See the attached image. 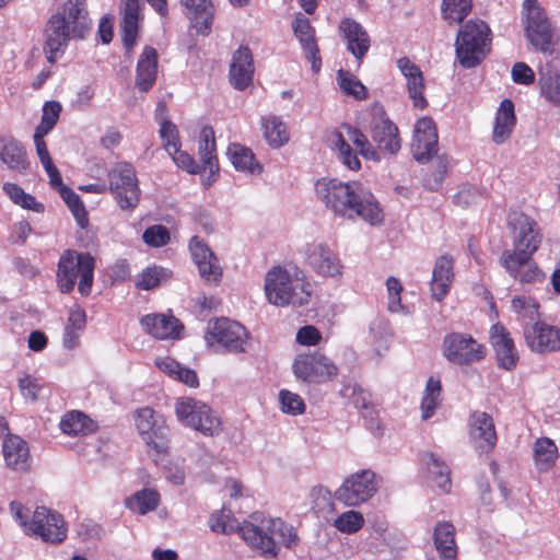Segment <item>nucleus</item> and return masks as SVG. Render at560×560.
I'll return each instance as SVG.
<instances>
[{"mask_svg":"<svg viewBox=\"0 0 560 560\" xmlns=\"http://www.w3.org/2000/svg\"><path fill=\"white\" fill-rule=\"evenodd\" d=\"M210 528L222 534L238 533L245 542L269 557H277L278 545L294 547L299 537L294 528L280 518H266L259 513L250 515V521L238 522L230 509L223 508L210 517Z\"/></svg>","mask_w":560,"mask_h":560,"instance_id":"nucleus-1","label":"nucleus"},{"mask_svg":"<svg viewBox=\"0 0 560 560\" xmlns=\"http://www.w3.org/2000/svg\"><path fill=\"white\" fill-rule=\"evenodd\" d=\"M315 195L335 217L345 220L360 218L371 225H378L384 220L383 209L376 198L358 182L324 177L315 183Z\"/></svg>","mask_w":560,"mask_h":560,"instance_id":"nucleus-2","label":"nucleus"},{"mask_svg":"<svg viewBox=\"0 0 560 560\" xmlns=\"http://www.w3.org/2000/svg\"><path fill=\"white\" fill-rule=\"evenodd\" d=\"M86 0H67L63 12L50 16L44 31V51L48 62H56L71 38L83 39L92 27Z\"/></svg>","mask_w":560,"mask_h":560,"instance_id":"nucleus-3","label":"nucleus"},{"mask_svg":"<svg viewBox=\"0 0 560 560\" xmlns=\"http://www.w3.org/2000/svg\"><path fill=\"white\" fill-rule=\"evenodd\" d=\"M265 293L276 306H302L310 302L311 284L282 267H273L266 273Z\"/></svg>","mask_w":560,"mask_h":560,"instance_id":"nucleus-4","label":"nucleus"},{"mask_svg":"<svg viewBox=\"0 0 560 560\" xmlns=\"http://www.w3.org/2000/svg\"><path fill=\"white\" fill-rule=\"evenodd\" d=\"M95 260L89 253L65 250L57 266V287L61 293H70L80 278L78 290L82 295H89L93 284Z\"/></svg>","mask_w":560,"mask_h":560,"instance_id":"nucleus-5","label":"nucleus"},{"mask_svg":"<svg viewBox=\"0 0 560 560\" xmlns=\"http://www.w3.org/2000/svg\"><path fill=\"white\" fill-rule=\"evenodd\" d=\"M491 31L481 20H469L458 31L455 52L466 69L478 66L490 50Z\"/></svg>","mask_w":560,"mask_h":560,"instance_id":"nucleus-6","label":"nucleus"},{"mask_svg":"<svg viewBox=\"0 0 560 560\" xmlns=\"http://www.w3.org/2000/svg\"><path fill=\"white\" fill-rule=\"evenodd\" d=\"M174 410L183 425L191 428L203 435L213 436L222 431L220 418L209 406L200 400L182 397L176 400Z\"/></svg>","mask_w":560,"mask_h":560,"instance_id":"nucleus-7","label":"nucleus"},{"mask_svg":"<svg viewBox=\"0 0 560 560\" xmlns=\"http://www.w3.org/2000/svg\"><path fill=\"white\" fill-rule=\"evenodd\" d=\"M508 226L511 232L513 248L505 249L502 254L533 256L542 241V234L537 222L523 212H512L508 218Z\"/></svg>","mask_w":560,"mask_h":560,"instance_id":"nucleus-8","label":"nucleus"},{"mask_svg":"<svg viewBox=\"0 0 560 560\" xmlns=\"http://www.w3.org/2000/svg\"><path fill=\"white\" fill-rule=\"evenodd\" d=\"M108 189L122 211H132L140 201L136 171L130 163H116L107 174Z\"/></svg>","mask_w":560,"mask_h":560,"instance_id":"nucleus-9","label":"nucleus"},{"mask_svg":"<svg viewBox=\"0 0 560 560\" xmlns=\"http://www.w3.org/2000/svg\"><path fill=\"white\" fill-rule=\"evenodd\" d=\"M524 25L526 37L534 48L551 51L552 28L546 12L537 0H525L523 3Z\"/></svg>","mask_w":560,"mask_h":560,"instance_id":"nucleus-10","label":"nucleus"},{"mask_svg":"<svg viewBox=\"0 0 560 560\" xmlns=\"http://www.w3.org/2000/svg\"><path fill=\"white\" fill-rule=\"evenodd\" d=\"M294 376L307 384H322L331 381L338 369L331 360L318 352L299 354L292 364Z\"/></svg>","mask_w":560,"mask_h":560,"instance_id":"nucleus-11","label":"nucleus"},{"mask_svg":"<svg viewBox=\"0 0 560 560\" xmlns=\"http://www.w3.org/2000/svg\"><path fill=\"white\" fill-rule=\"evenodd\" d=\"M442 353L453 364L469 365L482 360L486 349L468 334L450 332L443 339Z\"/></svg>","mask_w":560,"mask_h":560,"instance_id":"nucleus-12","label":"nucleus"},{"mask_svg":"<svg viewBox=\"0 0 560 560\" xmlns=\"http://www.w3.org/2000/svg\"><path fill=\"white\" fill-rule=\"evenodd\" d=\"M377 491L375 474L363 469L348 476L335 491V499L348 506H358L369 501Z\"/></svg>","mask_w":560,"mask_h":560,"instance_id":"nucleus-13","label":"nucleus"},{"mask_svg":"<svg viewBox=\"0 0 560 560\" xmlns=\"http://www.w3.org/2000/svg\"><path fill=\"white\" fill-rule=\"evenodd\" d=\"M27 536L40 538L47 544H60L67 538L68 527L62 515L45 506H37L31 517Z\"/></svg>","mask_w":560,"mask_h":560,"instance_id":"nucleus-14","label":"nucleus"},{"mask_svg":"<svg viewBox=\"0 0 560 560\" xmlns=\"http://www.w3.org/2000/svg\"><path fill=\"white\" fill-rule=\"evenodd\" d=\"M136 428L145 445L156 454H163L167 451L168 439L167 428L155 411L150 407H144L135 412Z\"/></svg>","mask_w":560,"mask_h":560,"instance_id":"nucleus-15","label":"nucleus"},{"mask_svg":"<svg viewBox=\"0 0 560 560\" xmlns=\"http://www.w3.org/2000/svg\"><path fill=\"white\" fill-rule=\"evenodd\" d=\"M211 340L223 347L226 351L233 353L245 352L249 346V336L244 326L232 319L222 317L215 319L208 329Z\"/></svg>","mask_w":560,"mask_h":560,"instance_id":"nucleus-16","label":"nucleus"},{"mask_svg":"<svg viewBox=\"0 0 560 560\" xmlns=\"http://www.w3.org/2000/svg\"><path fill=\"white\" fill-rule=\"evenodd\" d=\"M306 265L319 277H341L343 265L338 254L324 243H312L305 249Z\"/></svg>","mask_w":560,"mask_h":560,"instance_id":"nucleus-17","label":"nucleus"},{"mask_svg":"<svg viewBox=\"0 0 560 560\" xmlns=\"http://www.w3.org/2000/svg\"><path fill=\"white\" fill-rule=\"evenodd\" d=\"M468 434L475 450L480 454L490 453L497 444V431L492 417L476 410L468 419Z\"/></svg>","mask_w":560,"mask_h":560,"instance_id":"nucleus-18","label":"nucleus"},{"mask_svg":"<svg viewBox=\"0 0 560 560\" xmlns=\"http://www.w3.org/2000/svg\"><path fill=\"white\" fill-rule=\"evenodd\" d=\"M499 262L513 279L523 284H535L545 279L544 271L537 266L533 256L502 254Z\"/></svg>","mask_w":560,"mask_h":560,"instance_id":"nucleus-19","label":"nucleus"},{"mask_svg":"<svg viewBox=\"0 0 560 560\" xmlns=\"http://www.w3.org/2000/svg\"><path fill=\"white\" fill-rule=\"evenodd\" d=\"M413 158L418 162L429 161L438 151V132L434 121L429 117L418 119L411 144Z\"/></svg>","mask_w":560,"mask_h":560,"instance_id":"nucleus-20","label":"nucleus"},{"mask_svg":"<svg viewBox=\"0 0 560 560\" xmlns=\"http://www.w3.org/2000/svg\"><path fill=\"white\" fill-rule=\"evenodd\" d=\"M189 250L200 277L208 283L218 284L222 277V269L208 245L200 237L194 236L189 242Z\"/></svg>","mask_w":560,"mask_h":560,"instance_id":"nucleus-21","label":"nucleus"},{"mask_svg":"<svg viewBox=\"0 0 560 560\" xmlns=\"http://www.w3.org/2000/svg\"><path fill=\"white\" fill-rule=\"evenodd\" d=\"M339 32L347 43V50L353 55L360 67L371 47L370 35L358 21L351 18L340 21Z\"/></svg>","mask_w":560,"mask_h":560,"instance_id":"nucleus-22","label":"nucleus"},{"mask_svg":"<svg viewBox=\"0 0 560 560\" xmlns=\"http://www.w3.org/2000/svg\"><path fill=\"white\" fill-rule=\"evenodd\" d=\"M524 336L528 347L537 352L560 349V331L541 322H535L533 325L526 324Z\"/></svg>","mask_w":560,"mask_h":560,"instance_id":"nucleus-23","label":"nucleus"},{"mask_svg":"<svg viewBox=\"0 0 560 560\" xmlns=\"http://www.w3.org/2000/svg\"><path fill=\"white\" fill-rule=\"evenodd\" d=\"M230 82L236 90L246 89L253 81L254 59L248 47L241 46L232 56L230 65Z\"/></svg>","mask_w":560,"mask_h":560,"instance_id":"nucleus-24","label":"nucleus"},{"mask_svg":"<svg viewBox=\"0 0 560 560\" xmlns=\"http://www.w3.org/2000/svg\"><path fill=\"white\" fill-rule=\"evenodd\" d=\"M292 30L295 37L299 39L303 47L306 57L312 62V70L318 72L320 69L322 60L319 57V49L315 39V30L311 22L302 13H298L292 22Z\"/></svg>","mask_w":560,"mask_h":560,"instance_id":"nucleus-25","label":"nucleus"},{"mask_svg":"<svg viewBox=\"0 0 560 560\" xmlns=\"http://www.w3.org/2000/svg\"><path fill=\"white\" fill-rule=\"evenodd\" d=\"M397 67L406 79L408 95L412 100L413 106L423 109L428 102L423 95L424 79L422 71L407 57L399 58Z\"/></svg>","mask_w":560,"mask_h":560,"instance_id":"nucleus-26","label":"nucleus"},{"mask_svg":"<svg viewBox=\"0 0 560 560\" xmlns=\"http://www.w3.org/2000/svg\"><path fill=\"white\" fill-rule=\"evenodd\" d=\"M490 339L495 350L499 365L506 370L513 369L518 357L513 339L505 327L501 324L493 325L490 330Z\"/></svg>","mask_w":560,"mask_h":560,"instance_id":"nucleus-27","label":"nucleus"},{"mask_svg":"<svg viewBox=\"0 0 560 560\" xmlns=\"http://www.w3.org/2000/svg\"><path fill=\"white\" fill-rule=\"evenodd\" d=\"M122 43L128 52L136 45L140 15V0H120Z\"/></svg>","mask_w":560,"mask_h":560,"instance_id":"nucleus-28","label":"nucleus"},{"mask_svg":"<svg viewBox=\"0 0 560 560\" xmlns=\"http://www.w3.org/2000/svg\"><path fill=\"white\" fill-rule=\"evenodd\" d=\"M2 452L8 468L26 471L31 466L27 443L18 435H8L2 443Z\"/></svg>","mask_w":560,"mask_h":560,"instance_id":"nucleus-29","label":"nucleus"},{"mask_svg":"<svg viewBox=\"0 0 560 560\" xmlns=\"http://www.w3.org/2000/svg\"><path fill=\"white\" fill-rule=\"evenodd\" d=\"M140 323L143 330L156 339L177 338L183 329L177 318L164 314H148Z\"/></svg>","mask_w":560,"mask_h":560,"instance_id":"nucleus-30","label":"nucleus"},{"mask_svg":"<svg viewBox=\"0 0 560 560\" xmlns=\"http://www.w3.org/2000/svg\"><path fill=\"white\" fill-rule=\"evenodd\" d=\"M0 161L8 170L18 174H25L30 167L25 147L14 138L0 140Z\"/></svg>","mask_w":560,"mask_h":560,"instance_id":"nucleus-31","label":"nucleus"},{"mask_svg":"<svg viewBox=\"0 0 560 560\" xmlns=\"http://www.w3.org/2000/svg\"><path fill=\"white\" fill-rule=\"evenodd\" d=\"M158 77V52L155 48L145 46L136 69V86L143 92L149 91Z\"/></svg>","mask_w":560,"mask_h":560,"instance_id":"nucleus-32","label":"nucleus"},{"mask_svg":"<svg viewBox=\"0 0 560 560\" xmlns=\"http://www.w3.org/2000/svg\"><path fill=\"white\" fill-rule=\"evenodd\" d=\"M184 13L198 32L208 34L213 18V7L211 0H180Z\"/></svg>","mask_w":560,"mask_h":560,"instance_id":"nucleus-33","label":"nucleus"},{"mask_svg":"<svg viewBox=\"0 0 560 560\" xmlns=\"http://www.w3.org/2000/svg\"><path fill=\"white\" fill-rule=\"evenodd\" d=\"M454 259L448 255L440 256L432 272L431 291L435 300L441 301L447 294L454 273Z\"/></svg>","mask_w":560,"mask_h":560,"instance_id":"nucleus-34","label":"nucleus"},{"mask_svg":"<svg viewBox=\"0 0 560 560\" xmlns=\"http://www.w3.org/2000/svg\"><path fill=\"white\" fill-rule=\"evenodd\" d=\"M516 124L514 104L505 98L501 102L494 120L492 139L497 144L504 143L511 136Z\"/></svg>","mask_w":560,"mask_h":560,"instance_id":"nucleus-35","label":"nucleus"},{"mask_svg":"<svg viewBox=\"0 0 560 560\" xmlns=\"http://www.w3.org/2000/svg\"><path fill=\"white\" fill-rule=\"evenodd\" d=\"M538 75L540 94L547 102L560 107V72L547 62L539 68Z\"/></svg>","mask_w":560,"mask_h":560,"instance_id":"nucleus-36","label":"nucleus"},{"mask_svg":"<svg viewBox=\"0 0 560 560\" xmlns=\"http://www.w3.org/2000/svg\"><path fill=\"white\" fill-rule=\"evenodd\" d=\"M434 545L443 560H455L457 547L455 527L448 522H439L434 527Z\"/></svg>","mask_w":560,"mask_h":560,"instance_id":"nucleus-37","label":"nucleus"},{"mask_svg":"<svg viewBox=\"0 0 560 560\" xmlns=\"http://www.w3.org/2000/svg\"><path fill=\"white\" fill-rule=\"evenodd\" d=\"M421 462L425 466L429 477L435 486L444 492H450L452 481L448 466L433 453L422 454Z\"/></svg>","mask_w":560,"mask_h":560,"instance_id":"nucleus-38","label":"nucleus"},{"mask_svg":"<svg viewBox=\"0 0 560 560\" xmlns=\"http://www.w3.org/2000/svg\"><path fill=\"white\" fill-rule=\"evenodd\" d=\"M228 156L237 171L252 175L261 173L262 167L255 160L252 150L240 143H231L229 145Z\"/></svg>","mask_w":560,"mask_h":560,"instance_id":"nucleus-39","label":"nucleus"},{"mask_svg":"<svg viewBox=\"0 0 560 560\" xmlns=\"http://www.w3.org/2000/svg\"><path fill=\"white\" fill-rule=\"evenodd\" d=\"M198 149H199L200 161L202 163L201 168L203 171H206L208 168L211 175L217 173L219 171V166L217 163V156L214 154L215 139H214V131H213L212 127L205 126L201 129Z\"/></svg>","mask_w":560,"mask_h":560,"instance_id":"nucleus-40","label":"nucleus"},{"mask_svg":"<svg viewBox=\"0 0 560 560\" xmlns=\"http://www.w3.org/2000/svg\"><path fill=\"white\" fill-rule=\"evenodd\" d=\"M264 136L272 148H280L289 141L285 124L278 116H267L261 121Z\"/></svg>","mask_w":560,"mask_h":560,"instance_id":"nucleus-41","label":"nucleus"},{"mask_svg":"<svg viewBox=\"0 0 560 560\" xmlns=\"http://www.w3.org/2000/svg\"><path fill=\"white\" fill-rule=\"evenodd\" d=\"M442 385L441 381L434 376H430L421 400L422 419L428 420L431 418L441 402Z\"/></svg>","mask_w":560,"mask_h":560,"instance_id":"nucleus-42","label":"nucleus"},{"mask_svg":"<svg viewBox=\"0 0 560 560\" xmlns=\"http://www.w3.org/2000/svg\"><path fill=\"white\" fill-rule=\"evenodd\" d=\"M558 456V448L553 441L548 438L538 439L534 446V458L540 470L548 469Z\"/></svg>","mask_w":560,"mask_h":560,"instance_id":"nucleus-43","label":"nucleus"},{"mask_svg":"<svg viewBox=\"0 0 560 560\" xmlns=\"http://www.w3.org/2000/svg\"><path fill=\"white\" fill-rule=\"evenodd\" d=\"M471 0H443L442 16L450 24H458L471 11Z\"/></svg>","mask_w":560,"mask_h":560,"instance_id":"nucleus-44","label":"nucleus"},{"mask_svg":"<svg viewBox=\"0 0 560 560\" xmlns=\"http://www.w3.org/2000/svg\"><path fill=\"white\" fill-rule=\"evenodd\" d=\"M60 429L68 435L85 434L88 431H94L95 425L91 420L89 428L88 418L80 411H71L63 416L60 421Z\"/></svg>","mask_w":560,"mask_h":560,"instance_id":"nucleus-45","label":"nucleus"},{"mask_svg":"<svg viewBox=\"0 0 560 560\" xmlns=\"http://www.w3.org/2000/svg\"><path fill=\"white\" fill-rule=\"evenodd\" d=\"M397 132V127L386 116L382 106L375 105L372 108L371 137L373 141H384L388 131Z\"/></svg>","mask_w":560,"mask_h":560,"instance_id":"nucleus-46","label":"nucleus"},{"mask_svg":"<svg viewBox=\"0 0 560 560\" xmlns=\"http://www.w3.org/2000/svg\"><path fill=\"white\" fill-rule=\"evenodd\" d=\"M160 501V495L156 491L144 489L138 491L132 498L128 500V506L141 515L156 509Z\"/></svg>","mask_w":560,"mask_h":560,"instance_id":"nucleus-47","label":"nucleus"},{"mask_svg":"<svg viewBox=\"0 0 560 560\" xmlns=\"http://www.w3.org/2000/svg\"><path fill=\"white\" fill-rule=\"evenodd\" d=\"M337 79L341 91L355 100H364L368 97L366 88L361 81L347 70L340 69L337 72Z\"/></svg>","mask_w":560,"mask_h":560,"instance_id":"nucleus-48","label":"nucleus"},{"mask_svg":"<svg viewBox=\"0 0 560 560\" xmlns=\"http://www.w3.org/2000/svg\"><path fill=\"white\" fill-rule=\"evenodd\" d=\"M168 278L170 271L167 269L159 266H151L138 276L136 285L142 290H151Z\"/></svg>","mask_w":560,"mask_h":560,"instance_id":"nucleus-49","label":"nucleus"},{"mask_svg":"<svg viewBox=\"0 0 560 560\" xmlns=\"http://www.w3.org/2000/svg\"><path fill=\"white\" fill-rule=\"evenodd\" d=\"M58 191L60 197L65 200V202L68 205L71 212L75 217L80 226L84 228L88 222V219L86 211L80 199V196L67 186L61 187Z\"/></svg>","mask_w":560,"mask_h":560,"instance_id":"nucleus-50","label":"nucleus"},{"mask_svg":"<svg viewBox=\"0 0 560 560\" xmlns=\"http://www.w3.org/2000/svg\"><path fill=\"white\" fill-rule=\"evenodd\" d=\"M334 525L341 533L353 534L362 528L364 518L360 512L350 510L340 514Z\"/></svg>","mask_w":560,"mask_h":560,"instance_id":"nucleus-51","label":"nucleus"},{"mask_svg":"<svg viewBox=\"0 0 560 560\" xmlns=\"http://www.w3.org/2000/svg\"><path fill=\"white\" fill-rule=\"evenodd\" d=\"M512 310L523 320H535L538 317V304L525 296H516L512 300Z\"/></svg>","mask_w":560,"mask_h":560,"instance_id":"nucleus-52","label":"nucleus"},{"mask_svg":"<svg viewBox=\"0 0 560 560\" xmlns=\"http://www.w3.org/2000/svg\"><path fill=\"white\" fill-rule=\"evenodd\" d=\"M142 240L151 247H163L170 243L171 235L166 226L155 224L143 232Z\"/></svg>","mask_w":560,"mask_h":560,"instance_id":"nucleus-53","label":"nucleus"},{"mask_svg":"<svg viewBox=\"0 0 560 560\" xmlns=\"http://www.w3.org/2000/svg\"><path fill=\"white\" fill-rule=\"evenodd\" d=\"M279 401L281 410L290 415H301L304 412L305 404L300 395L287 389H281L279 393Z\"/></svg>","mask_w":560,"mask_h":560,"instance_id":"nucleus-54","label":"nucleus"},{"mask_svg":"<svg viewBox=\"0 0 560 560\" xmlns=\"http://www.w3.org/2000/svg\"><path fill=\"white\" fill-rule=\"evenodd\" d=\"M335 147L338 151L341 162L352 171H358L361 167V162L357 154L352 152L350 144L345 140L341 133H338L335 141Z\"/></svg>","mask_w":560,"mask_h":560,"instance_id":"nucleus-55","label":"nucleus"},{"mask_svg":"<svg viewBox=\"0 0 560 560\" xmlns=\"http://www.w3.org/2000/svg\"><path fill=\"white\" fill-rule=\"evenodd\" d=\"M166 152L173 158L177 166L186 170L190 174H197L202 170L187 152L179 149V144H176L172 150H166Z\"/></svg>","mask_w":560,"mask_h":560,"instance_id":"nucleus-56","label":"nucleus"},{"mask_svg":"<svg viewBox=\"0 0 560 560\" xmlns=\"http://www.w3.org/2000/svg\"><path fill=\"white\" fill-rule=\"evenodd\" d=\"M10 512H11L13 518L15 520V522H18L22 532L25 535H28L30 529H32L31 528V517H32L31 511L26 506H24L22 503L12 501L10 503Z\"/></svg>","mask_w":560,"mask_h":560,"instance_id":"nucleus-57","label":"nucleus"},{"mask_svg":"<svg viewBox=\"0 0 560 560\" xmlns=\"http://www.w3.org/2000/svg\"><path fill=\"white\" fill-rule=\"evenodd\" d=\"M386 288L388 293V310L393 313L401 310L400 292L402 287L399 280L395 277H389L386 281Z\"/></svg>","mask_w":560,"mask_h":560,"instance_id":"nucleus-58","label":"nucleus"},{"mask_svg":"<svg viewBox=\"0 0 560 560\" xmlns=\"http://www.w3.org/2000/svg\"><path fill=\"white\" fill-rule=\"evenodd\" d=\"M511 74L513 81L517 84L529 85L535 81L534 71L525 62H516Z\"/></svg>","mask_w":560,"mask_h":560,"instance_id":"nucleus-59","label":"nucleus"},{"mask_svg":"<svg viewBox=\"0 0 560 560\" xmlns=\"http://www.w3.org/2000/svg\"><path fill=\"white\" fill-rule=\"evenodd\" d=\"M19 388L24 398L36 400L40 392V384L36 378L26 375L19 380Z\"/></svg>","mask_w":560,"mask_h":560,"instance_id":"nucleus-60","label":"nucleus"},{"mask_svg":"<svg viewBox=\"0 0 560 560\" xmlns=\"http://www.w3.org/2000/svg\"><path fill=\"white\" fill-rule=\"evenodd\" d=\"M160 136L163 140V145L165 150H172L178 144V132L176 126L168 121L164 120L160 128Z\"/></svg>","mask_w":560,"mask_h":560,"instance_id":"nucleus-61","label":"nucleus"},{"mask_svg":"<svg viewBox=\"0 0 560 560\" xmlns=\"http://www.w3.org/2000/svg\"><path fill=\"white\" fill-rule=\"evenodd\" d=\"M320 340V332L314 326H304L296 332V341L303 346H315Z\"/></svg>","mask_w":560,"mask_h":560,"instance_id":"nucleus-62","label":"nucleus"},{"mask_svg":"<svg viewBox=\"0 0 560 560\" xmlns=\"http://www.w3.org/2000/svg\"><path fill=\"white\" fill-rule=\"evenodd\" d=\"M60 110L61 105L58 102H46L43 107V115L40 121L44 124H48L51 127H55V125L58 121Z\"/></svg>","mask_w":560,"mask_h":560,"instance_id":"nucleus-63","label":"nucleus"},{"mask_svg":"<svg viewBox=\"0 0 560 560\" xmlns=\"http://www.w3.org/2000/svg\"><path fill=\"white\" fill-rule=\"evenodd\" d=\"M378 148L389 154H395L400 149V140L397 132L388 131V133L384 137V141H375Z\"/></svg>","mask_w":560,"mask_h":560,"instance_id":"nucleus-64","label":"nucleus"}]
</instances>
